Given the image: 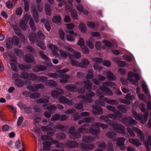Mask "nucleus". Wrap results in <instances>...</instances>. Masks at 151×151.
<instances>
[{
    "label": "nucleus",
    "mask_w": 151,
    "mask_h": 151,
    "mask_svg": "<svg viewBox=\"0 0 151 151\" xmlns=\"http://www.w3.org/2000/svg\"><path fill=\"white\" fill-rule=\"evenodd\" d=\"M102 84V86H99V89L97 90L96 93L99 96V99L96 100L95 101V103L96 105H93L92 107L93 109V112L94 114H98L99 115H101L103 113L102 108L100 106L97 105H100L104 106L105 105V103L103 99L104 98V95H101L102 94V92L101 90L102 91L105 93L107 95L109 96H112L113 93L112 91L109 88L105 86L111 87L114 89L116 88V85L113 82L110 81H107L103 82Z\"/></svg>",
    "instance_id": "obj_1"
},
{
    "label": "nucleus",
    "mask_w": 151,
    "mask_h": 151,
    "mask_svg": "<svg viewBox=\"0 0 151 151\" xmlns=\"http://www.w3.org/2000/svg\"><path fill=\"white\" fill-rule=\"evenodd\" d=\"M100 119L106 122L109 124L113 128L114 131L118 133L124 134L125 133V129L124 126L117 122L110 120L108 118V116H101L99 117Z\"/></svg>",
    "instance_id": "obj_2"
},
{
    "label": "nucleus",
    "mask_w": 151,
    "mask_h": 151,
    "mask_svg": "<svg viewBox=\"0 0 151 151\" xmlns=\"http://www.w3.org/2000/svg\"><path fill=\"white\" fill-rule=\"evenodd\" d=\"M127 130L131 136L134 137L135 136V133L134 132V131L138 134L139 137L141 140L143 141L145 140L144 135L142 131L140 129L134 127H132V128L128 127L127 128Z\"/></svg>",
    "instance_id": "obj_3"
},
{
    "label": "nucleus",
    "mask_w": 151,
    "mask_h": 151,
    "mask_svg": "<svg viewBox=\"0 0 151 151\" xmlns=\"http://www.w3.org/2000/svg\"><path fill=\"white\" fill-rule=\"evenodd\" d=\"M47 75L51 78H57L59 77H60L62 78L60 80V82L61 83H66L68 81V79L70 78V76L69 75H59L52 73H49L47 74Z\"/></svg>",
    "instance_id": "obj_4"
},
{
    "label": "nucleus",
    "mask_w": 151,
    "mask_h": 151,
    "mask_svg": "<svg viewBox=\"0 0 151 151\" xmlns=\"http://www.w3.org/2000/svg\"><path fill=\"white\" fill-rule=\"evenodd\" d=\"M95 93L92 91H90L87 92L86 94V96L84 95H80L78 96V98L82 99L83 101L91 103L93 100L91 98L95 96Z\"/></svg>",
    "instance_id": "obj_5"
},
{
    "label": "nucleus",
    "mask_w": 151,
    "mask_h": 151,
    "mask_svg": "<svg viewBox=\"0 0 151 151\" xmlns=\"http://www.w3.org/2000/svg\"><path fill=\"white\" fill-rule=\"evenodd\" d=\"M42 8L40 6H38L37 7L32 6V9L33 11V16L34 17L35 21L36 23H38L39 22L38 14L37 12V11L41 12Z\"/></svg>",
    "instance_id": "obj_6"
},
{
    "label": "nucleus",
    "mask_w": 151,
    "mask_h": 151,
    "mask_svg": "<svg viewBox=\"0 0 151 151\" xmlns=\"http://www.w3.org/2000/svg\"><path fill=\"white\" fill-rule=\"evenodd\" d=\"M114 114H107L108 118L112 119L113 120H116L118 121H120V118L122 117V114L118 111H116L115 112H113Z\"/></svg>",
    "instance_id": "obj_7"
},
{
    "label": "nucleus",
    "mask_w": 151,
    "mask_h": 151,
    "mask_svg": "<svg viewBox=\"0 0 151 151\" xmlns=\"http://www.w3.org/2000/svg\"><path fill=\"white\" fill-rule=\"evenodd\" d=\"M75 129V128L74 127H72L69 128V137L74 139H77L80 137L81 136V134L79 133L74 132Z\"/></svg>",
    "instance_id": "obj_8"
},
{
    "label": "nucleus",
    "mask_w": 151,
    "mask_h": 151,
    "mask_svg": "<svg viewBox=\"0 0 151 151\" xmlns=\"http://www.w3.org/2000/svg\"><path fill=\"white\" fill-rule=\"evenodd\" d=\"M31 83L30 81L26 80L25 82L21 79H16L15 81V84L18 87H22L24 85H29Z\"/></svg>",
    "instance_id": "obj_9"
},
{
    "label": "nucleus",
    "mask_w": 151,
    "mask_h": 151,
    "mask_svg": "<svg viewBox=\"0 0 151 151\" xmlns=\"http://www.w3.org/2000/svg\"><path fill=\"white\" fill-rule=\"evenodd\" d=\"M117 141L116 145L118 146L121 150H123L126 147L124 144L125 139L124 138H117L116 139Z\"/></svg>",
    "instance_id": "obj_10"
},
{
    "label": "nucleus",
    "mask_w": 151,
    "mask_h": 151,
    "mask_svg": "<svg viewBox=\"0 0 151 151\" xmlns=\"http://www.w3.org/2000/svg\"><path fill=\"white\" fill-rule=\"evenodd\" d=\"M39 54L40 57L46 61V65L49 67H51L52 66V64L50 62V60L45 55L42 51L39 52Z\"/></svg>",
    "instance_id": "obj_11"
},
{
    "label": "nucleus",
    "mask_w": 151,
    "mask_h": 151,
    "mask_svg": "<svg viewBox=\"0 0 151 151\" xmlns=\"http://www.w3.org/2000/svg\"><path fill=\"white\" fill-rule=\"evenodd\" d=\"M57 90L52 91L51 92V95L53 98H58L60 95H61L64 93L63 90L59 88H56Z\"/></svg>",
    "instance_id": "obj_12"
},
{
    "label": "nucleus",
    "mask_w": 151,
    "mask_h": 151,
    "mask_svg": "<svg viewBox=\"0 0 151 151\" xmlns=\"http://www.w3.org/2000/svg\"><path fill=\"white\" fill-rule=\"evenodd\" d=\"M80 146L82 150H92L95 147V145L93 144H86L83 143H81Z\"/></svg>",
    "instance_id": "obj_13"
},
{
    "label": "nucleus",
    "mask_w": 151,
    "mask_h": 151,
    "mask_svg": "<svg viewBox=\"0 0 151 151\" xmlns=\"http://www.w3.org/2000/svg\"><path fill=\"white\" fill-rule=\"evenodd\" d=\"M65 145L69 148H74L78 147V144L75 141L68 140L65 143Z\"/></svg>",
    "instance_id": "obj_14"
},
{
    "label": "nucleus",
    "mask_w": 151,
    "mask_h": 151,
    "mask_svg": "<svg viewBox=\"0 0 151 151\" xmlns=\"http://www.w3.org/2000/svg\"><path fill=\"white\" fill-rule=\"evenodd\" d=\"M46 67L44 65H38L35 66L33 68V70L35 72H39L45 70Z\"/></svg>",
    "instance_id": "obj_15"
},
{
    "label": "nucleus",
    "mask_w": 151,
    "mask_h": 151,
    "mask_svg": "<svg viewBox=\"0 0 151 151\" xmlns=\"http://www.w3.org/2000/svg\"><path fill=\"white\" fill-rule=\"evenodd\" d=\"M66 32L69 33L70 35H68L67 36V40L69 41H73L74 40V36H76L77 34L73 30L66 31Z\"/></svg>",
    "instance_id": "obj_16"
},
{
    "label": "nucleus",
    "mask_w": 151,
    "mask_h": 151,
    "mask_svg": "<svg viewBox=\"0 0 151 151\" xmlns=\"http://www.w3.org/2000/svg\"><path fill=\"white\" fill-rule=\"evenodd\" d=\"M48 47L51 50L52 53L54 55H56L57 54V52L58 50V47L53 44L50 45Z\"/></svg>",
    "instance_id": "obj_17"
},
{
    "label": "nucleus",
    "mask_w": 151,
    "mask_h": 151,
    "mask_svg": "<svg viewBox=\"0 0 151 151\" xmlns=\"http://www.w3.org/2000/svg\"><path fill=\"white\" fill-rule=\"evenodd\" d=\"M82 141L85 142H93L95 138L90 136H85L82 138Z\"/></svg>",
    "instance_id": "obj_18"
},
{
    "label": "nucleus",
    "mask_w": 151,
    "mask_h": 151,
    "mask_svg": "<svg viewBox=\"0 0 151 151\" xmlns=\"http://www.w3.org/2000/svg\"><path fill=\"white\" fill-rule=\"evenodd\" d=\"M84 88L87 90H91L92 88V83L89 80H86L84 81Z\"/></svg>",
    "instance_id": "obj_19"
},
{
    "label": "nucleus",
    "mask_w": 151,
    "mask_h": 151,
    "mask_svg": "<svg viewBox=\"0 0 151 151\" xmlns=\"http://www.w3.org/2000/svg\"><path fill=\"white\" fill-rule=\"evenodd\" d=\"M106 76L107 79L111 81H115L116 79V76L110 71L107 72Z\"/></svg>",
    "instance_id": "obj_20"
},
{
    "label": "nucleus",
    "mask_w": 151,
    "mask_h": 151,
    "mask_svg": "<svg viewBox=\"0 0 151 151\" xmlns=\"http://www.w3.org/2000/svg\"><path fill=\"white\" fill-rule=\"evenodd\" d=\"M129 142L137 147H138L141 145L139 141L137 139H129Z\"/></svg>",
    "instance_id": "obj_21"
},
{
    "label": "nucleus",
    "mask_w": 151,
    "mask_h": 151,
    "mask_svg": "<svg viewBox=\"0 0 151 151\" xmlns=\"http://www.w3.org/2000/svg\"><path fill=\"white\" fill-rule=\"evenodd\" d=\"M42 144L43 145V149L45 150H49L50 147L52 145L51 142L49 141L43 142Z\"/></svg>",
    "instance_id": "obj_22"
},
{
    "label": "nucleus",
    "mask_w": 151,
    "mask_h": 151,
    "mask_svg": "<svg viewBox=\"0 0 151 151\" xmlns=\"http://www.w3.org/2000/svg\"><path fill=\"white\" fill-rule=\"evenodd\" d=\"M42 22L44 23V26L47 31L49 32L50 29V23L46 19H42L41 20Z\"/></svg>",
    "instance_id": "obj_23"
},
{
    "label": "nucleus",
    "mask_w": 151,
    "mask_h": 151,
    "mask_svg": "<svg viewBox=\"0 0 151 151\" xmlns=\"http://www.w3.org/2000/svg\"><path fill=\"white\" fill-rule=\"evenodd\" d=\"M103 99L104 101L109 104L116 105L118 104V101L115 100L109 99L107 97H105Z\"/></svg>",
    "instance_id": "obj_24"
},
{
    "label": "nucleus",
    "mask_w": 151,
    "mask_h": 151,
    "mask_svg": "<svg viewBox=\"0 0 151 151\" xmlns=\"http://www.w3.org/2000/svg\"><path fill=\"white\" fill-rule=\"evenodd\" d=\"M65 88L66 90L72 92L75 91L77 90L76 86L75 85H68L65 86Z\"/></svg>",
    "instance_id": "obj_25"
},
{
    "label": "nucleus",
    "mask_w": 151,
    "mask_h": 151,
    "mask_svg": "<svg viewBox=\"0 0 151 151\" xmlns=\"http://www.w3.org/2000/svg\"><path fill=\"white\" fill-rule=\"evenodd\" d=\"M134 73H133L132 72H129L128 73V80L131 82L133 85H136L137 82L135 80L132 78L134 77Z\"/></svg>",
    "instance_id": "obj_26"
},
{
    "label": "nucleus",
    "mask_w": 151,
    "mask_h": 151,
    "mask_svg": "<svg viewBox=\"0 0 151 151\" xmlns=\"http://www.w3.org/2000/svg\"><path fill=\"white\" fill-rule=\"evenodd\" d=\"M46 85L52 87H55L57 85V82L52 80H47L45 83Z\"/></svg>",
    "instance_id": "obj_27"
},
{
    "label": "nucleus",
    "mask_w": 151,
    "mask_h": 151,
    "mask_svg": "<svg viewBox=\"0 0 151 151\" xmlns=\"http://www.w3.org/2000/svg\"><path fill=\"white\" fill-rule=\"evenodd\" d=\"M24 60L27 63H32L34 62V58L30 54H27L24 57Z\"/></svg>",
    "instance_id": "obj_28"
},
{
    "label": "nucleus",
    "mask_w": 151,
    "mask_h": 151,
    "mask_svg": "<svg viewBox=\"0 0 151 151\" xmlns=\"http://www.w3.org/2000/svg\"><path fill=\"white\" fill-rule=\"evenodd\" d=\"M89 131L90 133L95 135H98L100 133L99 129H94L92 127L89 128Z\"/></svg>",
    "instance_id": "obj_29"
},
{
    "label": "nucleus",
    "mask_w": 151,
    "mask_h": 151,
    "mask_svg": "<svg viewBox=\"0 0 151 151\" xmlns=\"http://www.w3.org/2000/svg\"><path fill=\"white\" fill-rule=\"evenodd\" d=\"M89 63V62L88 60L83 59L82 60L81 62L79 63L78 66L82 68H85Z\"/></svg>",
    "instance_id": "obj_30"
},
{
    "label": "nucleus",
    "mask_w": 151,
    "mask_h": 151,
    "mask_svg": "<svg viewBox=\"0 0 151 151\" xmlns=\"http://www.w3.org/2000/svg\"><path fill=\"white\" fill-rule=\"evenodd\" d=\"M27 23L26 22L23 21L22 20L19 22V26L23 30H25L27 28Z\"/></svg>",
    "instance_id": "obj_31"
},
{
    "label": "nucleus",
    "mask_w": 151,
    "mask_h": 151,
    "mask_svg": "<svg viewBox=\"0 0 151 151\" xmlns=\"http://www.w3.org/2000/svg\"><path fill=\"white\" fill-rule=\"evenodd\" d=\"M29 38L31 43H34L36 40L37 37L35 33H30L29 35Z\"/></svg>",
    "instance_id": "obj_32"
},
{
    "label": "nucleus",
    "mask_w": 151,
    "mask_h": 151,
    "mask_svg": "<svg viewBox=\"0 0 151 151\" xmlns=\"http://www.w3.org/2000/svg\"><path fill=\"white\" fill-rule=\"evenodd\" d=\"M94 125L98 128L100 127L103 129H106L108 127V126L107 125L101 123H96L95 124H93L91 125V126L93 127Z\"/></svg>",
    "instance_id": "obj_33"
},
{
    "label": "nucleus",
    "mask_w": 151,
    "mask_h": 151,
    "mask_svg": "<svg viewBox=\"0 0 151 151\" xmlns=\"http://www.w3.org/2000/svg\"><path fill=\"white\" fill-rule=\"evenodd\" d=\"M18 66L19 68L22 70L30 69L31 67V65L29 64L26 65L22 64H19Z\"/></svg>",
    "instance_id": "obj_34"
},
{
    "label": "nucleus",
    "mask_w": 151,
    "mask_h": 151,
    "mask_svg": "<svg viewBox=\"0 0 151 151\" xmlns=\"http://www.w3.org/2000/svg\"><path fill=\"white\" fill-rule=\"evenodd\" d=\"M132 115L133 117L137 120L140 121L142 120V115L141 114H138L135 111H133L132 112Z\"/></svg>",
    "instance_id": "obj_35"
},
{
    "label": "nucleus",
    "mask_w": 151,
    "mask_h": 151,
    "mask_svg": "<svg viewBox=\"0 0 151 151\" xmlns=\"http://www.w3.org/2000/svg\"><path fill=\"white\" fill-rule=\"evenodd\" d=\"M38 76L35 74L30 73H29V80H31L33 81H37Z\"/></svg>",
    "instance_id": "obj_36"
},
{
    "label": "nucleus",
    "mask_w": 151,
    "mask_h": 151,
    "mask_svg": "<svg viewBox=\"0 0 151 151\" xmlns=\"http://www.w3.org/2000/svg\"><path fill=\"white\" fill-rule=\"evenodd\" d=\"M79 29L82 32H85L87 30V28L86 25L83 23H81L79 26Z\"/></svg>",
    "instance_id": "obj_37"
},
{
    "label": "nucleus",
    "mask_w": 151,
    "mask_h": 151,
    "mask_svg": "<svg viewBox=\"0 0 151 151\" xmlns=\"http://www.w3.org/2000/svg\"><path fill=\"white\" fill-rule=\"evenodd\" d=\"M37 46L39 47L42 50H45L46 48V47L43 42L41 41L38 40L37 42Z\"/></svg>",
    "instance_id": "obj_38"
},
{
    "label": "nucleus",
    "mask_w": 151,
    "mask_h": 151,
    "mask_svg": "<svg viewBox=\"0 0 151 151\" xmlns=\"http://www.w3.org/2000/svg\"><path fill=\"white\" fill-rule=\"evenodd\" d=\"M49 97H47V99L41 98L40 99L37 100L36 101V102L37 103H48L49 102Z\"/></svg>",
    "instance_id": "obj_39"
},
{
    "label": "nucleus",
    "mask_w": 151,
    "mask_h": 151,
    "mask_svg": "<svg viewBox=\"0 0 151 151\" xmlns=\"http://www.w3.org/2000/svg\"><path fill=\"white\" fill-rule=\"evenodd\" d=\"M61 19V17L60 15H57L54 16L52 19V21L55 23L59 22Z\"/></svg>",
    "instance_id": "obj_40"
},
{
    "label": "nucleus",
    "mask_w": 151,
    "mask_h": 151,
    "mask_svg": "<svg viewBox=\"0 0 151 151\" xmlns=\"http://www.w3.org/2000/svg\"><path fill=\"white\" fill-rule=\"evenodd\" d=\"M114 60L116 62L117 64L120 67H124L126 65L125 62L122 61H118L117 58H114Z\"/></svg>",
    "instance_id": "obj_41"
},
{
    "label": "nucleus",
    "mask_w": 151,
    "mask_h": 151,
    "mask_svg": "<svg viewBox=\"0 0 151 151\" xmlns=\"http://www.w3.org/2000/svg\"><path fill=\"white\" fill-rule=\"evenodd\" d=\"M12 43L14 45H17L19 43V39L16 36H14L11 39Z\"/></svg>",
    "instance_id": "obj_42"
},
{
    "label": "nucleus",
    "mask_w": 151,
    "mask_h": 151,
    "mask_svg": "<svg viewBox=\"0 0 151 151\" xmlns=\"http://www.w3.org/2000/svg\"><path fill=\"white\" fill-rule=\"evenodd\" d=\"M106 135L107 137L111 138L116 137V134L114 132H109L106 133Z\"/></svg>",
    "instance_id": "obj_43"
},
{
    "label": "nucleus",
    "mask_w": 151,
    "mask_h": 151,
    "mask_svg": "<svg viewBox=\"0 0 151 151\" xmlns=\"http://www.w3.org/2000/svg\"><path fill=\"white\" fill-rule=\"evenodd\" d=\"M94 119L93 117H85L83 119V122L89 123L91 121H94Z\"/></svg>",
    "instance_id": "obj_44"
},
{
    "label": "nucleus",
    "mask_w": 151,
    "mask_h": 151,
    "mask_svg": "<svg viewBox=\"0 0 151 151\" xmlns=\"http://www.w3.org/2000/svg\"><path fill=\"white\" fill-rule=\"evenodd\" d=\"M56 137L58 139H63L66 137V135L63 133H59L56 135Z\"/></svg>",
    "instance_id": "obj_45"
},
{
    "label": "nucleus",
    "mask_w": 151,
    "mask_h": 151,
    "mask_svg": "<svg viewBox=\"0 0 151 151\" xmlns=\"http://www.w3.org/2000/svg\"><path fill=\"white\" fill-rule=\"evenodd\" d=\"M149 113L148 112H145L144 114V118L143 119H142V120H141V123L142 124H144V123H145L147 121V118L148 116Z\"/></svg>",
    "instance_id": "obj_46"
},
{
    "label": "nucleus",
    "mask_w": 151,
    "mask_h": 151,
    "mask_svg": "<svg viewBox=\"0 0 151 151\" xmlns=\"http://www.w3.org/2000/svg\"><path fill=\"white\" fill-rule=\"evenodd\" d=\"M57 108L56 106L54 105H52L47 107L46 109L50 111H54L56 110Z\"/></svg>",
    "instance_id": "obj_47"
},
{
    "label": "nucleus",
    "mask_w": 151,
    "mask_h": 151,
    "mask_svg": "<svg viewBox=\"0 0 151 151\" xmlns=\"http://www.w3.org/2000/svg\"><path fill=\"white\" fill-rule=\"evenodd\" d=\"M93 74L92 70L91 69H89L87 74L86 77L87 79H91L93 77Z\"/></svg>",
    "instance_id": "obj_48"
},
{
    "label": "nucleus",
    "mask_w": 151,
    "mask_h": 151,
    "mask_svg": "<svg viewBox=\"0 0 151 151\" xmlns=\"http://www.w3.org/2000/svg\"><path fill=\"white\" fill-rule=\"evenodd\" d=\"M45 9L46 14L48 15H50L51 13V9L50 6L48 4H46Z\"/></svg>",
    "instance_id": "obj_49"
},
{
    "label": "nucleus",
    "mask_w": 151,
    "mask_h": 151,
    "mask_svg": "<svg viewBox=\"0 0 151 151\" xmlns=\"http://www.w3.org/2000/svg\"><path fill=\"white\" fill-rule=\"evenodd\" d=\"M117 108L123 113H125L127 111L126 108L122 105H119L117 106Z\"/></svg>",
    "instance_id": "obj_50"
},
{
    "label": "nucleus",
    "mask_w": 151,
    "mask_h": 151,
    "mask_svg": "<svg viewBox=\"0 0 151 151\" xmlns=\"http://www.w3.org/2000/svg\"><path fill=\"white\" fill-rule=\"evenodd\" d=\"M29 24L32 29L33 31H35L36 29V27L35 26L34 21L32 18L30 19Z\"/></svg>",
    "instance_id": "obj_51"
},
{
    "label": "nucleus",
    "mask_w": 151,
    "mask_h": 151,
    "mask_svg": "<svg viewBox=\"0 0 151 151\" xmlns=\"http://www.w3.org/2000/svg\"><path fill=\"white\" fill-rule=\"evenodd\" d=\"M58 34L59 36L62 40H63L64 39L65 36V33L61 29L59 28L58 29Z\"/></svg>",
    "instance_id": "obj_52"
},
{
    "label": "nucleus",
    "mask_w": 151,
    "mask_h": 151,
    "mask_svg": "<svg viewBox=\"0 0 151 151\" xmlns=\"http://www.w3.org/2000/svg\"><path fill=\"white\" fill-rule=\"evenodd\" d=\"M47 77L44 76H38L37 81L41 82H45L47 80Z\"/></svg>",
    "instance_id": "obj_53"
},
{
    "label": "nucleus",
    "mask_w": 151,
    "mask_h": 151,
    "mask_svg": "<svg viewBox=\"0 0 151 151\" xmlns=\"http://www.w3.org/2000/svg\"><path fill=\"white\" fill-rule=\"evenodd\" d=\"M40 96V94L37 92H35L31 94L30 97L31 98L35 99L39 97Z\"/></svg>",
    "instance_id": "obj_54"
},
{
    "label": "nucleus",
    "mask_w": 151,
    "mask_h": 151,
    "mask_svg": "<svg viewBox=\"0 0 151 151\" xmlns=\"http://www.w3.org/2000/svg\"><path fill=\"white\" fill-rule=\"evenodd\" d=\"M137 123L136 121L133 119L132 117H129V120L128 124V126L135 125Z\"/></svg>",
    "instance_id": "obj_55"
},
{
    "label": "nucleus",
    "mask_w": 151,
    "mask_h": 151,
    "mask_svg": "<svg viewBox=\"0 0 151 151\" xmlns=\"http://www.w3.org/2000/svg\"><path fill=\"white\" fill-rule=\"evenodd\" d=\"M37 35L38 37L41 40H44L45 38V36L41 31H38L37 32Z\"/></svg>",
    "instance_id": "obj_56"
},
{
    "label": "nucleus",
    "mask_w": 151,
    "mask_h": 151,
    "mask_svg": "<svg viewBox=\"0 0 151 151\" xmlns=\"http://www.w3.org/2000/svg\"><path fill=\"white\" fill-rule=\"evenodd\" d=\"M41 129L43 132H46L51 131L52 128L48 126H42L41 127Z\"/></svg>",
    "instance_id": "obj_57"
},
{
    "label": "nucleus",
    "mask_w": 151,
    "mask_h": 151,
    "mask_svg": "<svg viewBox=\"0 0 151 151\" xmlns=\"http://www.w3.org/2000/svg\"><path fill=\"white\" fill-rule=\"evenodd\" d=\"M6 44V47L7 48L10 49L12 47L13 44L12 43L11 41H10V39H9L7 40Z\"/></svg>",
    "instance_id": "obj_58"
},
{
    "label": "nucleus",
    "mask_w": 151,
    "mask_h": 151,
    "mask_svg": "<svg viewBox=\"0 0 151 151\" xmlns=\"http://www.w3.org/2000/svg\"><path fill=\"white\" fill-rule=\"evenodd\" d=\"M107 151H114V148L112 144L109 142L107 145Z\"/></svg>",
    "instance_id": "obj_59"
},
{
    "label": "nucleus",
    "mask_w": 151,
    "mask_h": 151,
    "mask_svg": "<svg viewBox=\"0 0 151 151\" xmlns=\"http://www.w3.org/2000/svg\"><path fill=\"white\" fill-rule=\"evenodd\" d=\"M60 116V114H56L52 116L51 118V119L52 121L54 122L58 120H59Z\"/></svg>",
    "instance_id": "obj_60"
},
{
    "label": "nucleus",
    "mask_w": 151,
    "mask_h": 151,
    "mask_svg": "<svg viewBox=\"0 0 151 151\" xmlns=\"http://www.w3.org/2000/svg\"><path fill=\"white\" fill-rule=\"evenodd\" d=\"M21 78L24 79H28L29 78V73H27L22 72L21 74Z\"/></svg>",
    "instance_id": "obj_61"
},
{
    "label": "nucleus",
    "mask_w": 151,
    "mask_h": 151,
    "mask_svg": "<svg viewBox=\"0 0 151 151\" xmlns=\"http://www.w3.org/2000/svg\"><path fill=\"white\" fill-rule=\"evenodd\" d=\"M42 139L43 140H51L52 138L51 137L47 135H43L41 137Z\"/></svg>",
    "instance_id": "obj_62"
},
{
    "label": "nucleus",
    "mask_w": 151,
    "mask_h": 151,
    "mask_svg": "<svg viewBox=\"0 0 151 151\" xmlns=\"http://www.w3.org/2000/svg\"><path fill=\"white\" fill-rule=\"evenodd\" d=\"M14 53L17 56H21L22 55V52L21 50L17 48L14 49Z\"/></svg>",
    "instance_id": "obj_63"
},
{
    "label": "nucleus",
    "mask_w": 151,
    "mask_h": 151,
    "mask_svg": "<svg viewBox=\"0 0 151 151\" xmlns=\"http://www.w3.org/2000/svg\"><path fill=\"white\" fill-rule=\"evenodd\" d=\"M78 131L80 133H87L88 132L87 128L84 127H80L78 129Z\"/></svg>",
    "instance_id": "obj_64"
}]
</instances>
